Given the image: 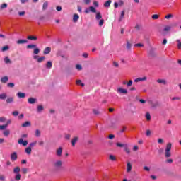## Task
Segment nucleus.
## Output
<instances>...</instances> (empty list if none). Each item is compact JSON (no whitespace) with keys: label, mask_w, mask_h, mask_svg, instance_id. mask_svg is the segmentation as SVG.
<instances>
[{"label":"nucleus","mask_w":181,"mask_h":181,"mask_svg":"<svg viewBox=\"0 0 181 181\" xmlns=\"http://www.w3.org/2000/svg\"><path fill=\"white\" fill-rule=\"evenodd\" d=\"M171 150H172V143L167 144L165 151V158H170V156H172V153H170Z\"/></svg>","instance_id":"f257e3e1"},{"label":"nucleus","mask_w":181,"mask_h":181,"mask_svg":"<svg viewBox=\"0 0 181 181\" xmlns=\"http://www.w3.org/2000/svg\"><path fill=\"white\" fill-rule=\"evenodd\" d=\"M27 49H34V51H33L34 54H39V53H40V49L38 47H37L36 45H33V44L28 45H27Z\"/></svg>","instance_id":"f03ea898"},{"label":"nucleus","mask_w":181,"mask_h":181,"mask_svg":"<svg viewBox=\"0 0 181 181\" xmlns=\"http://www.w3.org/2000/svg\"><path fill=\"white\" fill-rule=\"evenodd\" d=\"M62 166H63V161L62 160H57V161H55L53 163V167L55 169H60V168H62Z\"/></svg>","instance_id":"7ed1b4c3"},{"label":"nucleus","mask_w":181,"mask_h":181,"mask_svg":"<svg viewBox=\"0 0 181 181\" xmlns=\"http://www.w3.org/2000/svg\"><path fill=\"white\" fill-rule=\"evenodd\" d=\"M19 145H23V146H26L28 144V140L23 141V139L21 138L18 139Z\"/></svg>","instance_id":"20e7f679"},{"label":"nucleus","mask_w":181,"mask_h":181,"mask_svg":"<svg viewBox=\"0 0 181 181\" xmlns=\"http://www.w3.org/2000/svg\"><path fill=\"white\" fill-rule=\"evenodd\" d=\"M16 159H18V154L16 153V152H13L11 155V160H12V162H15Z\"/></svg>","instance_id":"39448f33"},{"label":"nucleus","mask_w":181,"mask_h":181,"mask_svg":"<svg viewBox=\"0 0 181 181\" xmlns=\"http://www.w3.org/2000/svg\"><path fill=\"white\" fill-rule=\"evenodd\" d=\"M63 153V148L59 147L58 149L56 151V155L57 156H62V154Z\"/></svg>","instance_id":"423d86ee"},{"label":"nucleus","mask_w":181,"mask_h":181,"mask_svg":"<svg viewBox=\"0 0 181 181\" xmlns=\"http://www.w3.org/2000/svg\"><path fill=\"white\" fill-rule=\"evenodd\" d=\"M117 91L120 93L121 94H128V90L127 89H124L122 88H119L117 89Z\"/></svg>","instance_id":"0eeeda50"},{"label":"nucleus","mask_w":181,"mask_h":181,"mask_svg":"<svg viewBox=\"0 0 181 181\" xmlns=\"http://www.w3.org/2000/svg\"><path fill=\"white\" fill-rule=\"evenodd\" d=\"M50 52H52V48L50 47H47L44 49L43 54H49V53H50Z\"/></svg>","instance_id":"6e6552de"},{"label":"nucleus","mask_w":181,"mask_h":181,"mask_svg":"<svg viewBox=\"0 0 181 181\" xmlns=\"http://www.w3.org/2000/svg\"><path fill=\"white\" fill-rule=\"evenodd\" d=\"M78 19H80V16L78 14H74L73 16V22L76 23Z\"/></svg>","instance_id":"1a4fd4ad"},{"label":"nucleus","mask_w":181,"mask_h":181,"mask_svg":"<svg viewBox=\"0 0 181 181\" xmlns=\"http://www.w3.org/2000/svg\"><path fill=\"white\" fill-rule=\"evenodd\" d=\"M146 81V76H144L143 78H137L134 80L135 83H139L140 81Z\"/></svg>","instance_id":"9d476101"},{"label":"nucleus","mask_w":181,"mask_h":181,"mask_svg":"<svg viewBox=\"0 0 181 181\" xmlns=\"http://www.w3.org/2000/svg\"><path fill=\"white\" fill-rule=\"evenodd\" d=\"M9 81V78L8 76H4L1 78V82L5 84Z\"/></svg>","instance_id":"9b49d317"},{"label":"nucleus","mask_w":181,"mask_h":181,"mask_svg":"<svg viewBox=\"0 0 181 181\" xmlns=\"http://www.w3.org/2000/svg\"><path fill=\"white\" fill-rule=\"evenodd\" d=\"M17 96L18 98H25L26 97V94L25 93L18 92L17 93Z\"/></svg>","instance_id":"f8f14e48"},{"label":"nucleus","mask_w":181,"mask_h":181,"mask_svg":"<svg viewBox=\"0 0 181 181\" xmlns=\"http://www.w3.org/2000/svg\"><path fill=\"white\" fill-rule=\"evenodd\" d=\"M77 141H78V137L75 136L73 138L71 141L72 146H76V144H77Z\"/></svg>","instance_id":"ddd939ff"},{"label":"nucleus","mask_w":181,"mask_h":181,"mask_svg":"<svg viewBox=\"0 0 181 181\" xmlns=\"http://www.w3.org/2000/svg\"><path fill=\"white\" fill-rule=\"evenodd\" d=\"M21 127H23V128H26L28 127H30V122L29 121H26L24 123L22 124Z\"/></svg>","instance_id":"4468645a"},{"label":"nucleus","mask_w":181,"mask_h":181,"mask_svg":"<svg viewBox=\"0 0 181 181\" xmlns=\"http://www.w3.org/2000/svg\"><path fill=\"white\" fill-rule=\"evenodd\" d=\"M124 16H125V11L123 10L121 11L120 17L119 18V22H121L124 19Z\"/></svg>","instance_id":"2eb2a0df"},{"label":"nucleus","mask_w":181,"mask_h":181,"mask_svg":"<svg viewBox=\"0 0 181 181\" xmlns=\"http://www.w3.org/2000/svg\"><path fill=\"white\" fill-rule=\"evenodd\" d=\"M131 170H132V165H131V163L129 162V163H127V172L128 173H129V172H131Z\"/></svg>","instance_id":"dca6fc26"},{"label":"nucleus","mask_w":181,"mask_h":181,"mask_svg":"<svg viewBox=\"0 0 181 181\" xmlns=\"http://www.w3.org/2000/svg\"><path fill=\"white\" fill-rule=\"evenodd\" d=\"M136 107L134 105H132L130 106L129 107V112L132 113V114H135L136 112Z\"/></svg>","instance_id":"f3484780"},{"label":"nucleus","mask_w":181,"mask_h":181,"mask_svg":"<svg viewBox=\"0 0 181 181\" xmlns=\"http://www.w3.org/2000/svg\"><path fill=\"white\" fill-rule=\"evenodd\" d=\"M25 152L27 153V155H30V153H32V148L28 146L25 148Z\"/></svg>","instance_id":"a211bd4d"},{"label":"nucleus","mask_w":181,"mask_h":181,"mask_svg":"<svg viewBox=\"0 0 181 181\" xmlns=\"http://www.w3.org/2000/svg\"><path fill=\"white\" fill-rule=\"evenodd\" d=\"M45 59H46V57L42 56V57L37 59V62L38 63H42V62H44V60H45Z\"/></svg>","instance_id":"6ab92c4d"},{"label":"nucleus","mask_w":181,"mask_h":181,"mask_svg":"<svg viewBox=\"0 0 181 181\" xmlns=\"http://www.w3.org/2000/svg\"><path fill=\"white\" fill-rule=\"evenodd\" d=\"M111 2H112L111 0H108L106 2H105V4H104L105 8H110V6L111 5Z\"/></svg>","instance_id":"aec40b11"},{"label":"nucleus","mask_w":181,"mask_h":181,"mask_svg":"<svg viewBox=\"0 0 181 181\" xmlns=\"http://www.w3.org/2000/svg\"><path fill=\"white\" fill-rule=\"evenodd\" d=\"M48 6H49V3L47 1L44 2L42 5V11H46Z\"/></svg>","instance_id":"412c9836"},{"label":"nucleus","mask_w":181,"mask_h":181,"mask_svg":"<svg viewBox=\"0 0 181 181\" xmlns=\"http://www.w3.org/2000/svg\"><path fill=\"white\" fill-rule=\"evenodd\" d=\"M29 104H35L36 103V98H28Z\"/></svg>","instance_id":"4be33fe9"},{"label":"nucleus","mask_w":181,"mask_h":181,"mask_svg":"<svg viewBox=\"0 0 181 181\" xmlns=\"http://www.w3.org/2000/svg\"><path fill=\"white\" fill-rule=\"evenodd\" d=\"M28 40H34V41H36V40H37V37L33 36V35H29V36L28 37Z\"/></svg>","instance_id":"5701e85b"},{"label":"nucleus","mask_w":181,"mask_h":181,"mask_svg":"<svg viewBox=\"0 0 181 181\" xmlns=\"http://www.w3.org/2000/svg\"><path fill=\"white\" fill-rule=\"evenodd\" d=\"M157 83H158L159 84H164V86H165V85H166V80H165V79H158Z\"/></svg>","instance_id":"b1692460"},{"label":"nucleus","mask_w":181,"mask_h":181,"mask_svg":"<svg viewBox=\"0 0 181 181\" xmlns=\"http://www.w3.org/2000/svg\"><path fill=\"white\" fill-rule=\"evenodd\" d=\"M28 41L26 40H18L17 41V45H23L26 43Z\"/></svg>","instance_id":"393cba45"},{"label":"nucleus","mask_w":181,"mask_h":181,"mask_svg":"<svg viewBox=\"0 0 181 181\" xmlns=\"http://www.w3.org/2000/svg\"><path fill=\"white\" fill-rule=\"evenodd\" d=\"M52 66H53V63H52V62L49 61L47 62V64H46L47 69H52Z\"/></svg>","instance_id":"a878e982"},{"label":"nucleus","mask_w":181,"mask_h":181,"mask_svg":"<svg viewBox=\"0 0 181 181\" xmlns=\"http://www.w3.org/2000/svg\"><path fill=\"white\" fill-rule=\"evenodd\" d=\"M102 18H103V16H101V13L98 12L95 16L96 20L100 21V19H101Z\"/></svg>","instance_id":"bb28decb"},{"label":"nucleus","mask_w":181,"mask_h":181,"mask_svg":"<svg viewBox=\"0 0 181 181\" xmlns=\"http://www.w3.org/2000/svg\"><path fill=\"white\" fill-rule=\"evenodd\" d=\"M124 148L126 153L129 155V153H131V150H129V148H128V146L126 144Z\"/></svg>","instance_id":"cd10ccee"},{"label":"nucleus","mask_w":181,"mask_h":181,"mask_svg":"<svg viewBox=\"0 0 181 181\" xmlns=\"http://www.w3.org/2000/svg\"><path fill=\"white\" fill-rule=\"evenodd\" d=\"M21 172V168H19L18 166L16 167L14 169H13V173H19Z\"/></svg>","instance_id":"c85d7f7f"},{"label":"nucleus","mask_w":181,"mask_h":181,"mask_svg":"<svg viewBox=\"0 0 181 181\" xmlns=\"http://www.w3.org/2000/svg\"><path fill=\"white\" fill-rule=\"evenodd\" d=\"M40 135H41L40 130L36 129V130H35V136H36L37 138H39V137H40Z\"/></svg>","instance_id":"c756f323"},{"label":"nucleus","mask_w":181,"mask_h":181,"mask_svg":"<svg viewBox=\"0 0 181 181\" xmlns=\"http://www.w3.org/2000/svg\"><path fill=\"white\" fill-rule=\"evenodd\" d=\"M37 144V141H33V142H31V143H30V144H29V147L32 148H33V146H35Z\"/></svg>","instance_id":"7c9ffc66"},{"label":"nucleus","mask_w":181,"mask_h":181,"mask_svg":"<svg viewBox=\"0 0 181 181\" xmlns=\"http://www.w3.org/2000/svg\"><path fill=\"white\" fill-rule=\"evenodd\" d=\"M127 144H121V143H117L116 146L118 148H124Z\"/></svg>","instance_id":"2f4dec72"},{"label":"nucleus","mask_w":181,"mask_h":181,"mask_svg":"<svg viewBox=\"0 0 181 181\" xmlns=\"http://www.w3.org/2000/svg\"><path fill=\"white\" fill-rule=\"evenodd\" d=\"M13 101V98L10 97L6 99L7 104H11Z\"/></svg>","instance_id":"473e14b6"},{"label":"nucleus","mask_w":181,"mask_h":181,"mask_svg":"<svg viewBox=\"0 0 181 181\" xmlns=\"http://www.w3.org/2000/svg\"><path fill=\"white\" fill-rule=\"evenodd\" d=\"M134 28L136 30H141L142 29V25L139 24H136Z\"/></svg>","instance_id":"72a5a7b5"},{"label":"nucleus","mask_w":181,"mask_h":181,"mask_svg":"<svg viewBox=\"0 0 181 181\" xmlns=\"http://www.w3.org/2000/svg\"><path fill=\"white\" fill-rule=\"evenodd\" d=\"M3 134H4V136H9V134H11V131H9L8 129L5 130Z\"/></svg>","instance_id":"f704fd0d"},{"label":"nucleus","mask_w":181,"mask_h":181,"mask_svg":"<svg viewBox=\"0 0 181 181\" xmlns=\"http://www.w3.org/2000/svg\"><path fill=\"white\" fill-rule=\"evenodd\" d=\"M5 99H6V93L0 94V100H5Z\"/></svg>","instance_id":"c9c22d12"},{"label":"nucleus","mask_w":181,"mask_h":181,"mask_svg":"<svg viewBox=\"0 0 181 181\" xmlns=\"http://www.w3.org/2000/svg\"><path fill=\"white\" fill-rule=\"evenodd\" d=\"M89 11L90 12H93V13H95V12H97V11L95 10V8L93 7V6H90L89 7Z\"/></svg>","instance_id":"e433bc0d"},{"label":"nucleus","mask_w":181,"mask_h":181,"mask_svg":"<svg viewBox=\"0 0 181 181\" xmlns=\"http://www.w3.org/2000/svg\"><path fill=\"white\" fill-rule=\"evenodd\" d=\"M176 42H177V49H181V42H180V40H177Z\"/></svg>","instance_id":"4c0bfd02"},{"label":"nucleus","mask_w":181,"mask_h":181,"mask_svg":"<svg viewBox=\"0 0 181 181\" xmlns=\"http://www.w3.org/2000/svg\"><path fill=\"white\" fill-rule=\"evenodd\" d=\"M37 112H40L43 111L44 107H43V106H42V105H39V106H37Z\"/></svg>","instance_id":"58836bf2"},{"label":"nucleus","mask_w":181,"mask_h":181,"mask_svg":"<svg viewBox=\"0 0 181 181\" xmlns=\"http://www.w3.org/2000/svg\"><path fill=\"white\" fill-rule=\"evenodd\" d=\"M146 118L147 121H151V114L149 112L146 113Z\"/></svg>","instance_id":"ea45409f"},{"label":"nucleus","mask_w":181,"mask_h":181,"mask_svg":"<svg viewBox=\"0 0 181 181\" xmlns=\"http://www.w3.org/2000/svg\"><path fill=\"white\" fill-rule=\"evenodd\" d=\"M1 50H2V52H6V50H9V46L6 45V46L3 47Z\"/></svg>","instance_id":"a19ab883"},{"label":"nucleus","mask_w":181,"mask_h":181,"mask_svg":"<svg viewBox=\"0 0 181 181\" xmlns=\"http://www.w3.org/2000/svg\"><path fill=\"white\" fill-rule=\"evenodd\" d=\"M7 127H8V124L0 125V131H4V129H5Z\"/></svg>","instance_id":"79ce46f5"},{"label":"nucleus","mask_w":181,"mask_h":181,"mask_svg":"<svg viewBox=\"0 0 181 181\" xmlns=\"http://www.w3.org/2000/svg\"><path fill=\"white\" fill-rule=\"evenodd\" d=\"M15 180H17V181L21 180V174L20 173L16 174V175L15 177Z\"/></svg>","instance_id":"37998d69"},{"label":"nucleus","mask_w":181,"mask_h":181,"mask_svg":"<svg viewBox=\"0 0 181 181\" xmlns=\"http://www.w3.org/2000/svg\"><path fill=\"white\" fill-rule=\"evenodd\" d=\"M21 172L23 175H26V173H28V168H22Z\"/></svg>","instance_id":"c03bdc74"},{"label":"nucleus","mask_w":181,"mask_h":181,"mask_svg":"<svg viewBox=\"0 0 181 181\" xmlns=\"http://www.w3.org/2000/svg\"><path fill=\"white\" fill-rule=\"evenodd\" d=\"M132 46V45L129 43V41H127V49L129 50L131 49Z\"/></svg>","instance_id":"a18cd8bd"},{"label":"nucleus","mask_w":181,"mask_h":181,"mask_svg":"<svg viewBox=\"0 0 181 181\" xmlns=\"http://www.w3.org/2000/svg\"><path fill=\"white\" fill-rule=\"evenodd\" d=\"M7 87H10L11 88H13V87H15V83H8L7 84Z\"/></svg>","instance_id":"49530a36"},{"label":"nucleus","mask_w":181,"mask_h":181,"mask_svg":"<svg viewBox=\"0 0 181 181\" xmlns=\"http://www.w3.org/2000/svg\"><path fill=\"white\" fill-rule=\"evenodd\" d=\"M152 19H153L154 21L156 19H159V15L158 14H154L152 16Z\"/></svg>","instance_id":"de8ad7c7"},{"label":"nucleus","mask_w":181,"mask_h":181,"mask_svg":"<svg viewBox=\"0 0 181 181\" xmlns=\"http://www.w3.org/2000/svg\"><path fill=\"white\" fill-rule=\"evenodd\" d=\"M5 8H8V4L6 3H4L1 6V9H5Z\"/></svg>","instance_id":"09e8293b"},{"label":"nucleus","mask_w":181,"mask_h":181,"mask_svg":"<svg viewBox=\"0 0 181 181\" xmlns=\"http://www.w3.org/2000/svg\"><path fill=\"white\" fill-rule=\"evenodd\" d=\"M134 47H144V45L141 43L135 44Z\"/></svg>","instance_id":"8fccbe9b"},{"label":"nucleus","mask_w":181,"mask_h":181,"mask_svg":"<svg viewBox=\"0 0 181 181\" xmlns=\"http://www.w3.org/2000/svg\"><path fill=\"white\" fill-rule=\"evenodd\" d=\"M170 30V26H166L163 29V32H169Z\"/></svg>","instance_id":"3c124183"},{"label":"nucleus","mask_w":181,"mask_h":181,"mask_svg":"<svg viewBox=\"0 0 181 181\" xmlns=\"http://www.w3.org/2000/svg\"><path fill=\"white\" fill-rule=\"evenodd\" d=\"M4 62H5V63H6V64L11 63V59H9V57H5V58H4Z\"/></svg>","instance_id":"603ef678"},{"label":"nucleus","mask_w":181,"mask_h":181,"mask_svg":"<svg viewBox=\"0 0 181 181\" xmlns=\"http://www.w3.org/2000/svg\"><path fill=\"white\" fill-rule=\"evenodd\" d=\"M12 115H13L14 117H18L19 115V112L14 111L12 112Z\"/></svg>","instance_id":"864d4df0"},{"label":"nucleus","mask_w":181,"mask_h":181,"mask_svg":"<svg viewBox=\"0 0 181 181\" xmlns=\"http://www.w3.org/2000/svg\"><path fill=\"white\" fill-rule=\"evenodd\" d=\"M76 84H81V87H84V83H81V80H77L76 81Z\"/></svg>","instance_id":"5fc2aeb1"},{"label":"nucleus","mask_w":181,"mask_h":181,"mask_svg":"<svg viewBox=\"0 0 181 181\" xmlns=\"http://www.w3.org/2000/svg\"><path fill=\"white\" fill-rule=\"evenodd\" d=\"M118 5L119 6H123V5H124V1H122V0H119V1H118Z\"/></svg>","instance_id":"6e6d98bb"},{"label":"nucleus","mask_w":181,"mask_h":181,"mask_svg":"<svg viewBox=\"0 0 181 181\" xmlns=\"http://www.w3.org/2000/svg\"><path fill=\"white\" fill-rule=\"evenodd\" d=\"M93 114H95V115H100V111L95 109L93 110Z\"/></svg>","instance_id":"4d7b16f0"},{"label":"nucleus","mask_w":181,"mask_h":181,"mask_svg":"<svg viewBox=\"0 0 181 181\" xmlns=\"http://www.w3.org/2000/svg\"><path fill=\"white\" fill-rule=\"evenodd\" d=\"M170 18H173V14H168L167 16H165V19H170Z\"/></svg>","instance_id":"13d9d810"},{"label":"nucleus","mask_w":181,"mask_h":181,"mask_svg":"<svg viewBox=\"0 0 181 181\" xmlns=\"http://www.w3.org/2000/svg\"><path fill=\"white\" fill-rule=\"evenodd\" d=\"M127 87H131L132 86V80H129L127 83Z\"/></svg>","instance_id":"bf43d9fd"},{"label":"nucleus","mask_w":181,"mask_h":181,"mask_svg":"<svg viewBox=\"0 0 181 181\" xmlns=\"http://www.w3.org/2000/svg\"><path fill=\"white\" fill-rule=\"evenodd\" d=\"M38 145L39 146H43L45 145V141H38Z\"/></svg>","instance_id":"052dcab7"},{"label":"nucleus","mask_w":181,"mask_h":181,"mask_svg":"<svg viewBox=\"0 0 181 181\" xmlns=\"http://www.w3.org/2000/svg\"><path fill=\"white\" fill-rule=\"evenodd\" d=\"M104 25V19H100L99 21V26H103Z\"/></svg>","instance_id":"680f3d73"},{"label":"nucleus","mask_w":181,"mask_h":181,"mask_svg":"<svg viewBox=\"0 0 181 181\" xmlns=\"http://www.w3.org/2000/svg\"><path fill=\"white\" fill-rule=\"evenodd\" d=\"M109 159H110V160H115V156H114L113 155H110V156H109Z\"/></svg>","instance_id":"e2e57ef3"},{"label":"nucleus","mask_w":181,"mask_h":181,"mask_svg":"<svg viewBox=\"0 0 181 181\" xmlns=\"http://www.w3.org/2000/svg\"><path fill=\"white\" fill-rule=\"evenodd\" d=\"M0 180L1 181H5V175H0Z\"/></svg>","instance_id":"0e129e2a"},{"label":"nucleus","mask_w":181,"mask_h":181,"mask_svg":"<svg viewBox=\"0 0 181 181\" xmlns=\"http://www.w3.org/2000/svg\"><path fill=\"white\" fill-rule=\"evenodd\" d=\"M158 144H163V139L162 138L158 139Z\"/></svg>","instance_id":"69168bd1"},{"label":"nucleus","mask_w":181,"mask_h":181,"mask_svg":"<svg viewBox=\"0 0 181 181\" xmlns=\"http://www.w3.org/2000/svg\"><path fill=\"white\" fill-rule=\"evenodd\" d=\"M151 134V130H146V135L147 136H150Z\"/></svg>","instance_id":"338daca9"},{"label":"nucleus","mask_w":181,"mask_h":181,"mask_svg":"<svg viewBox=\"0 0 181 181\" xmlns=\"http://www.w3.org/2000/svg\"><path fill=\"white\" fill-rule=\"evenodd\" d=\"M76 67L77 70H81L83 69L81 67V65H80V64H77Z\"/></svg>","instance_id":"774afa93"}]
</instances>
